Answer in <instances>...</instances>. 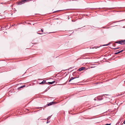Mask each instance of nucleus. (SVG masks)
I'll use <instances>...</instances> for the list:
<instances>
[{"mask_svg":"<svg viewBox=\"0 0 125 125\" xmlns=\"http://www.w3.org/2000/svg\"><path fill=\"white\" fill-rule=\"evenodd\" d=\"M45 83V81H43L42 82L39 83V84H42Z\"/></svg>","mask_w":125,"mask_h":125,"instance_id":"obj_6","label":"nucleus"},{"mask_svg":"<svg viewBox=\"0 0 125 125\" xmlns=\"http://www.w3.org/2000/svg\"><path fill=\"white\" fill-rule=\"evenodd\" d=\"M30 1V0H23L21 1L20 2V4H21L25 3L26 2H28Z\"/></svg>","mask_w":125,"mask_h":125,"instance_id":"obj_1","label":"nucleus"},{"mask_svg":"<svg viewBox=\"0 0 125 125\" xmlns=\"http://www.w3.org/2000/svg\"><path fill=\"white\" fill-rule=\"evenodd\" d=\"M78 77H71V78H70V80H69V82H70L71 80H73V79H75V78H78Z\"/></svg>","mask_w":125,"mask_h":125,"instance_id":"obj_4","label":"nucleus"},{"mask_svg":"<svg viewBox=\"0 0 125 125\" xmlns=\"http://www.w3.org/2000/svg\"><path fill=\"white\" fill-rule=\"evenodd\" d=\"M74 74V73H73V74Z\"/></svg>","mask_w":125,"mask_h":125,"instance_id":"obj_23","label":"nucleus"},{"mask_svg":"<svg viewBox=\"0 0 125 125\" xmlns=\"http://www.w3.org/2000/svg\"><path fill=\"white\" fill-rule=\"evenodd\" d=\"M105 95H108L105 94Z\"/></svg>","mask_w":125,"mask_h":125,"instance_id":"obj_22","label":"nucleus"},{"mask_svg":"<svg viewBox=\"0 0 125 125\" xmlns=\"http://www.w3.org/2000/svg\"><path fill=\"white\" fill-rule=\"evenodd\" d=\"M50 116L48 118H47V119H49L50 118Z\"/></svg>","mask_w":125,"mask_h":125,"instance_id":"obj_18","label":"nucleus"},{"mask_svg":"<svg viewBox=\"0 0 125 125\" xmlns=\"http://www.w3.org/2000/svg\"><path fill=\"white\" fill-rule=\"evenodd\" d=\"M101 99H100V100H101Z\"/></svg>","mask_w":125,"mask_h":125,"instance_id":"obj_21","label":"nucleus"},{"mask_svg":"<svg viewBox=\"0 0 125 125\" xmlns=\"http://www.w3.org/2000/svg\"><path fill=\"white\" fill-rule=\"evenodd\" d=\"M123 51V50H121V51H119L118 52H117V53H118V54H119V53H120L121 52Z\"/></svg>","mask_w":125,"mask_h":125,"instance_id":"obj_10","label":"nucleus"},{"mask_svg":"<svg viewBox=\"0 0 125 125\" xmlns=\"http://www.w3.org/2000/svg\"><path fill=\"white\" fill-rule=\"evenodd\" d=\"M116 43H119L121 44V41H117L115 42Z\"/></svg>","mask_w":125,"mask_h":125,"instance_id":"obj_7","label":"nucleus"},{"mask_svg":"<svg viewBox=\"0 0 125 125\" xmlns=\"http://www.w3.org/2000/svg\"><path fill=\"white\" fill-rule=\"evenodd\" d=\"M37 33L38 34H42V33Z\"/></svg>","mask_w":125,"mask_h":125,"instance_id":"obj_16","label":"nucleus"},{"mask_svg":"<svg viewBox=\"0 0 125 125\" xmlns=\"http://www.w3.org/2000/svg\"><path fill=\"white\" fill-rule=\"evenodd\" d=\"M73 68L72 67H71V68H70L69 69V70L70 69H72Z\"/></svg>","mask_w":125,"mask_h":125,"instance_id":"obj_13","label":"nucleus"},{"mask_svg":"<svg viewBox=\"0 0 125 125\" xmlns=\"http://www.w3.org/2000/svg\"><path fill=\"white\" fill-rule=\"evenodd\" d=\"M54 83V82H48V83L49 84H53Z\"/></svg>","mask_w":125,"mask_h":125,"instance_id":"obj_8","label":"nucleus"},{"mask_svg":"<svg viewBox=\"0 0 125 125\" xmlns=\"http://www.w3.org/2000/svg\"><path fill=\"white\" fill-rule=\"evenodd\" d=\"M113 45L115 47V44H113Z\"/></svg>","mask_w":125,"mask_h":125,"instance_id":"obj_14","label":"nucleus"},{"mask_svg":"<svg viewBox=\"0 0 125 125\" xmlns=\"http://www.w3.org/2000/svg\"><path fill=\"white\" fill-rule=\"evenodd\" d=\"M123 123L124 124H125V120L124 121V122H123Z\"/></svg>","mask_w":125,"mask_h":125,"instance_id":"obj_17","label":"nucleus"},{"mask_svg":"<svg viewBox=\"0 0 125 125\" xmlns=\"http://www.w3.org/2000/svg\"><path fill=\"white\" fill-rule=\"evenodd\" d=\"M109 45V44H106V45Z\"/></svg>","mask_w":125,"mask_h":125,"instance_id":"obj_19","label":"nucleus"},{"mask_svg":"<svg viewBox=\"0 0 125 125\" xmlns=\"http://www.w3.org/2000/svg\"><path fill=\"white\" fill-rule=\"evenodd\" d=\"M54 103V102H51L50 103H48L47 105L48 106H50L52 105V104H53Z\"/></svg>","mask_w":125,"mask_h":125,"instance_id":"obj_5","label":"nucleus"},{"mask_svg":"<svg viewBox=\"0 0 125 125\" xmlns=\"http://www.w3.org/2000/svg\"><path fill=\"white\" fill-rule=\"evenodd\" d=\"M125 40L121 41V44H125Z\"/></svg>","mask_w":125,"mask_h":125,"instance_id":"obj_3","label":"nucleus"},{"mask_svg":"<svg viewBox=\"0 0 125 125\" xmlns=\"http://www.w3.org/2000/svg\"><path fill=\"white\" fill-rule=\"evenodd\" d=\"M119 47H117L116 48H113L114 49H119Z\"/></svg>","mask_w":125,"mask_h":125,"instance_id":"obj_11","label":"nucleus"},{"mask_svg":"<svg viewBox=\"0 0 125 125\" xmlns=\"http://www.w3.org/2000/svg\"><path fill=\"white\" fill-rule=\"evenodd\" d=\"M85 68V67H81L80 68H79L78 70L79 71H82Z\"/></svg>","mask_w":125,"mask_h":125,"instance_id":"obj_2","label":"nucleus"},{"mask_svg":"<svg viewBox=\"0 0 125 125\" xmlns=\"http://www.w3.org/2000/svg\"><path fill=\"white\" fill-rule=\"evenodd\" d=\"M49 122H48V121H47V123H49Z\"/></svg>","mask_w":125,"mask_h":125,"instance_id":"obj_20","label":"nucleus"},{"mask_svg":"<svg viewBox=\"0 0 125 125\" xmlns=\"http://www.w3.org/2000/svg\"><path fill=\"white\" fill-rule=\"evenodd\" d=\"M41 31H42V32H43V29H41Z\"/></svg>","mask_w":125,"mask_h":125,"instance_id":"obj_12","label":"nucleus"},{"mask_svg":"<svg viewBox=\"0 0 125 125\" xmlns=\"http://www.w3.org/2000/svg\"><path fill=\"white\" fill-rule=\"evenodd\" d=\"M25 86V85H23L22 86H20L19 88H23Z\"/></svg>","mask_w":125,"mask_h":125,"instance_id":"obj_9","label":"nucleus"},{"mask_svg":"<svg viewBox=\"0 0 125 125\" xmlns=\"http://www.w3.org/2000/svg\"><path fill=\"white\" fill-rule=\"evenodd\" d=\"M118 54V53H117V52H116L115 53V54Z\"/></svg>","mask_w":125,"mask_h":125,"instance_id":"obj_15","label":"nucleus"}]
</instances>
